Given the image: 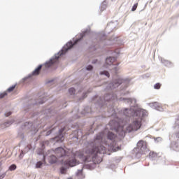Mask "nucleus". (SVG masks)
I'll return each instance as SVG.
<instances>
[{
  "mask_svg": "<svg viewBox=\"0 0 179 179\" xmlns=\"http://www.w3.org/2000/svg\"><path fill=\"white\" fill-rule=\"evenodd\" d=\"M76 177H78V179L83 178V168L81 169H78L77 172L76 173Z\"/></svg>",
  "mask_w": 179,
  "mask_h": 179,
  "instance_id": "19",
  "label": "nucleus"
},
{
  "mask_svg": "<svg viewBox=\"0 0 179 179\" xmlns=\"http://www.w3.org/2000/svg\"><path fill=\"white\" fill-rule=\"evenodd\" d=\"M115 134L109 131L107 134V139L108 141H110V143L109 144L106 143V145H108V146H110L111 148H115Z\"/></svg>",
  "mask_w": 179,
  "mask_h": 179,
  "instance_id": "11",
  "label": "nucleus"
},
{
  "mask_svg": "<svg viewBox=\"0 0 179 179\" xmlns=\"http://www.w3.org/2000/svg\"><path fill=\"white\" fill-rule=\"evenodd\" d=\"M23 155H24L23 151H22V152L20 155V159H22L23 157Z\"/></svg>",
  "mask_w": 179,
  "mask_h": 179,
  "instance_id": "42",
  "label": "nucleus"
},
{
  "mask_svg": "<svg viewBox=\"0 0 179 179\" xmlns=\"http://www.w3.org/2000/svg\"><path fill=\"white\" fill-rule=\"evenodd\" d=\"M136 157H141V155H146L149 152V148L145 141H140L137 143V148L134 149Z\"/></svg>",
  "mask_w": 179,
  "mask_h": 179,
  "instance_id": "7",
  "label": "nucleus"
},
{
  "mask_svg": "<svg viewBox=\"0 0 179 179\" xmlns=\"http://www.w3.org/2000/svg\"><path fill=\"white\" fill-rule=\"evenodd\" d=\"M162 64H164L165 66H171V62H169V60L161 59Z\"/></svg>",
  "mask_w": 179,
  "mask_h": 179,
  "instance_id": "22",
  "label": "nucleus"
},
{
  "mask_svg": "<svg viewBox=\"0 0 179 179\" xmlns=\"http://www.w3.org/2000/svg\"><path fill=\"white\" fill-rule=\"evenodd\" d=\"M6 117H9V115H12V112H8L5 113Z\"/></svg>",
  "mask_w": 179,
  "mask_h": 179,
  "instance_id": "40",
  "label": "nucleus"
},
{
  "mask_svg": "<svg viewBox=\"0 0 179 179\" xmlns=\"http://www.w3.org/2000/svg\"><path fill=\"white\" fill-rule=\"evenodd\" d=\"M39 155H42V153H39Z\"/></svg>",
  "mask_w": 179,
  "mask_h": 179,
  "instance_id": "49",
  "label": "nucleus"
},
{
  "mask_svg": "<svg viewBox=\"0 0 179 179\" xmlns=\"http://www.w3.org/2000/svg\"><path fill=\"white\" fill-rule=\"evenodd\" d=\"M87 71H92L93 70V66L92 65H88L86 66Z\"/></svg>",
  "mask_w": 179,
  "mask_h": 179,
  "instance_id": "35",
  "label": "nucleus"
},
{
  "mask_svg": "<svg viewBox=\"0 0 179 179\" xmlns=\"http://www.w3.org/2000/svg\"><path fill=\"white\" fill-rule=\"evenodd\" d=\"M103 138L104 133L101 132L96 136L94 141L88 143V147L91 148L89 150L90 156L85 157L82 152L76 153V156H78V159H81V160L85 163V167L88 170H94V169H96V166L99 164V162L96 161L97 155H99V153L101 155L106 152V147L103 145Z\"/></svg>",
  "mask_w": 179,
  "mask_h": 179,
  "instance_id": "2",
  "label": "nucleus"
},
{
  "mask_svg": "<svg viewBox=\"0 0 179 179\" xmlns=\"http://www.w3.org/2000/svg\"><path fill=\"white\" fill-rule=\"evenodd\" d=\"M160 87H162V84L161 83H156L154 85V89H156L157 90H159V89H160Z\"/></svg>",
  "mask_w": 179,
  "mask_h": 179,
  "instance_id": "31",
  "label": "nucleus"
},
{
  "mask_svg": "<svg viewBox=\"0 0 179 179\" xmlns=\"http://www.w3.org/2000/svg\"><path fill=\"white\" fill-rule=\"evenodd\" d=\"M12 124H13V121H12V120H8L3 124H2V122H1V120H0V125H1V128H8V127H10V125H12Z\"/></svg>",
  "mask_w": 179,
  "mask_h": 179,
  "instance_id": "18",
  "label": "nucleus"
},
{
  "mask_svg": "<svg viewBox=\"0 0 179 179\" xmlns=\"http://www.w3.org/2000/svg\"><path fill=\"white\" fill-rule=\"evenodd\" d=\"M47 99L45 97H41L39 99H33L30 98H26L24 99L22 104V110L24 113H30L31 117H36V119L41 115V113L34 112L40 104H44Z\"/></svg>",
  "mask_w": 179,
  "mask_h": 179,
  "instance_id": "5",
  "label": "nucleus"
},
{
  "mask_svg": "<svg viewBox=\"0 0 179 179\" xmlns=\"http://www.w3.org/2000/svg\"><path fill=\"white\" fill-rule=\"evenodd\" d=\"M138 8V3H135L131 8V12H135Z\"/></svg>",
  "mask_w": 179,
  "mask_h": 179,
  "instance_id": "33",
  "label": "nucleus"
},
{
  "mask_svg": "<svg viewBox=\"0 0 179 179\" xmlns=\"http://www.w3.org/2000/svg\"><path fill=\"white\" fill-rule=\"evenodd\" d=\"M99 48H101V47L104 45H108V43H107V36H106V34H101L99 35Z\"/></svg>",
  "mask_w": 179,
  "mask_h": 179,
  "instance_id": "13",
  "label": "nucleus"
},
{
  "mask_svg": "<svg viewBox=\"0 0 179 179\" xmlns=\"http://www.w3.org/2000/svg\"><path fill=\"white\" fill-rule=\"evenodd\" d=\"M112 1H115V0H112Z\"/></svg>",
  "mask_w": 179,
  "mask_h": 179,
  "instance_id": "50",
  "label": "nucleus"
},
{
  "mask_svg": "<svg viewBox=\"0 0 179 179\" xmlns=\"http://www.w3.org/2000/svg\"><path fill=\"white\" fill-rule=\"evenodd\" d=\"M41 68H43V64H40L31 74L22 78L21 80L22 83H24V82L27 80V79H30L31 76H37V75H40Z\"/></svg>",
  "mask_w": 179,
  "mask_h": 179,
  "instance_id": "10",
  "label": "nucleus"
},
{
  "mask_svg": "<svg viewBox=\"0 0 179 179\" xmlns=\"http://www.w3.org/2000/svg\"><path fill=\"white\" fill-rule=\"evenodd\" d=\"M92 64H97V59H94L92 61Z\"/></svg>",
  "mask_w": 179,
  "mask_h": 179,
  "instance_id": "44",
  "label": "nucleus"
},
{
  "mask_svg": "<svg viewBox=\"0 0 179 179\" xmlns=\"http://www.w3.org/2000/svg\"><path fill=\"white\" fill-rule=\"evenodd\" d=\"M6 176V173H2L1 175H0V179L5 178Z\"/></svg>",
  "mask_w": 179,
  "mask_h": 179,
  "instance_id": "39",
  "label": "nucleus"
},
{
  "mask_svg": "<svg viewBox=\"0 0 179 179\" xmlns=\"http://www.w3.org/2000/svg\"><path fill=\"white\" fill-rule=\"evenodd\" d=\"M115 27H117V22H110L107 24L106 29L111 30V31H113V30H114V29H115Z\"/></svg>",
  "mask_w": 179,
  "mask_h": 179,
  "instance_id": "17",
  "label": "nucleus"
},
{
  "mask_svg": "<svg viewBox=\"0 0 179 179\" xmlns=\"http://www.w3.org/2000/svg\"><path fill=\"white\" fill-rule=\"evenodd\" d=\"M171 149L177 152L179 150V141H173L171 143Z\"/></svg>",
  "mask_w": 179,
  "mask_h": 179,
  "instance_id": "15",
  "label": "nucleus"
},
{
  "mask_svg": "<svg viewBox=\"0 0 179 179\" xmlns=\"http://www.w3.org/2000/svg\"><path fill=\"white\" fill-rule=\"evenodd\" d=\"M43 160H45V157L44 155H43Z\"/></svg>",
  "mask_w": 179,
  "mask_h": 179,
  "instance_id": "45",
  "label": "nucleus"
},
{
  "mask_svg": "<svg viewBox=\"0 0 179 179\" xmlns=\"http://www.w3.org/2000/svg\"><path fill=\"white\" fill-rule=\"evenodd\" d=\"M54 129H52L46 132V134H45L46 136H50V134L52 132H54Z\"/></svg>",
  "mask_w": 179,
  "mask_h": 179,
  "instance_id": "36",
  "label": "nucleus"
},
{
  "mask_svg": "<svg viewBox=\"0 0 179 179\" xmlns=\"http://www.w3.org/2000/svg\"><path fill=\"white\" fill-rule=\"evenodd\" d=\"M21 138H22V139H23V138H24V136H22Z\"/></svg>",
  "mask_w": 179,
  "mask_h": 179,
  "instance_id": "46",
  "label": "nucleus"
},
{
  "mask_svg": "<svg viewBox=\"0 0 179 179\" xmlns=\"http://www.w3.org/2000/svg\"><path fill=\"white\" fill-rule=\"evenodd\" d=\"M150 76L149 74H145L143 76V78H149Z\"/></svg>",
  "mask_w": 179,
  "mask_h": 179,
  "instance_id": "43",
  "label": "nucleus"
},
{
  "mask_svg": "<svg viewBox=\"0 0 179 179\" xmlns=\"http://www.w3.org/2000/svg\"><path fill=\"white\" fill-rule=\"evenodd\" d=\"M61 174H65L66 173V168L62 167L60 169Z\"/></svg>",
  "mask_w": 179,
  "mask_h": 179,
  "instance_id": "34",
  "label": "nucleus"
},
{
  "mask_svg": "<svg viewBox=\"0 0 179 179\" xmlns=\"http://www.w3.org/2000/svg\"><path fill=\"white\" fill-rule=\"evenodd\" d=\"M22 129H29L30 131H32L36 134L38 130H37V128H36V124H33V122H24L22 127Z\"/></svg>",
  "mask_w": 179,
  "mask_h": 179,
  "instance_id": "9",
  "label": "nucleus"
},
{
  "mask_svg": "<svg viewBox=\"0 0 179 179\" xmlns=\"http://www.w3.org/2000/svg\"><path fill=\"white\" fill-rule=\"evenodd\" d=\"M155 141V142H162V137H157Z\"/></svg>",
  "mask_w": 179,
  "mask_h": 179,
  "instance_id": "38",
  "label": "nucleus"
},
{
  "mask_svg": "<svg viewBox=\"0 0 179 179\" xmlns=\"http://www.w3.org/2000/svg\"><path fill=\"white\" fill-rule=\"evenodd\" d=\"M150 107L153 108L154 110H157V111H163V108L162 107V104L157 102H152L149 103Z\"/></svg>",
  "mask_w": 179,
  "mask_h": 179,
  "instance_id": "14",
  "label": "nucleus"
},
{
  "mask_svg": "<svg viewBox=\"0 0 179 179\" xmlns=\"http://www.w3.org/2000/svg\"><path fill=\"white\" fill-rule=\"evenodd\" d=\"M108 112L110 115H114V114H115V109H114V107L108 108Z\"/></svg>",
  "mask_w": 179,
  "mask_h": 179,
  "instance_id": "26",
  "label": "nucleus"
},
{
  "mask_svg": "<svg viewBox=\"0 0 179 179\" xmlns=\"http://www.w3.org/2000/svg\"><path fill=\"white\" fill-rule=\"evenodd\" d=\"M99 75L101 76H106V78H110V73H108L107 71L103 70L99 72Z\"/></svg>",
  "mask_w": 179,
  "mask_h": 179,
  "instance_id": "23",
  "label": "nucleus"
},
{
  "mask_svg": "<svg viewBox=\"0 0 179 179\" xmlns=\"http://www.w3.org/2000/svg\"><path fill=\"white\" fill-rule=\"evenodd\" d=\"M67 179H73L72 178H68Z\"/></svg>",
  "mask_w": 179,
  "mask_h": 179,
  "instance_id": "48",
  "label": "nucleus"
},
{
  "mask_svg": "<svg viewBox=\"0 0 179 179\" xmlns=\"http://www.w3.org/2000/svg\"><path fill=\"white\" fill-rule=\"evenodd\" d=\"M76 92V90H75L74 87H71L70 89H69V93L71 96H73V94H75Z\"/></svg>",
  "mask_w": 179,
  "mask_h": 179,
  "instance_id": "27",
  "label": "nucleus"
},
{
  "mask_svg": "<svg viewBox=\"0 0 179 179\" xmlns=\"http://www.w3.org/2000/svg\"><path fill=\"white\" fill-rule=\"evenodd\" d=\"M149 157L150 160H156V158L157 157V154H156L155 152H150L149 154Z\"/></svg>",
  "mask_w": 179,
  "mask_h": 179,
  "instance_id": "21",
  "label": "nucleus"
},
{
  "mask_svg": "<svg viewBox=\"0 0 179 179\" xmlns=\"http://www.w3.org/2000/svg\"><path fill=\"white\" fill-rule=\"evenodd\" d=\"M120 101L128 103L130 105V108H124L123 110V115L120 118H117L114 120H110L108 124L112 131H118L119 128L124 127L128 124L133 118V122L127 128L125 132L131 134L132 131H138L142 127V117L148 115V112L141 108H136V100L131 98H120Z\"/></svg>",
  "mask_w": 179,
  "mask_h": 179,
  "instance_id": "1",
  "label": "nucleus"
},
{
  "mask_svg": "<svg viewBox=\"0 0 179 179\" xmlns=\"http://www.w3.org/2000/svg\"><path fill=\"white\" fill-rule=\"evenodd\" d=\"M117 150H120V147H117Z\"/></svg>",
  "mask_w": 179,
  "mask_h": 179,
  "instance_id": "47",
  "label": "nucleus"
},
{
  "mask_svg": "<svg viewBox=\"0 0 179 179\" xmlns=\"http://www.w3.org/2000/svg\"><path fill=\"white\" fill-rule=\"evenodd\" d=\"M6 94H8L6 92L0 93V99H3V97L6 96Z\"/></svg>",
  "mask_w": 179,
  "mask_h": 179,
  "instance_id": "37",
  "label": "nucleus"
},
{
  "mask_svg": "<svg viewBox=\"0 0 179 179\" xmlns=\"http://www.w3.org/2000/svg\"><path fill=\"white\" fill-rule=\"evenodd\" d=\"M16 164H12L11 166H10L9 167V170L10 171H14V170L16 169Z\"/></svg>",
  "mask_w": 179,
  "mask_h": 179,
  "instance_id": "32",
  "label": "nucleus"
},
{
  "mask_svg": "<svg viewBox=\"0 0 179 179\" xmlns=\"http://www.w3.org/2000/svg\"><path fill=\"white\" fill-rule=\"evenodd\" d=\"M41 166H43V162L39 161L36 163V169H41Z\"/></svg>",
  "mask_w": 179,
  "mask_h": 179,
  "instance_id": "30",
  "label": "nucleus"
},
{
  "mask_svg": "<svg viewBox=\"0 0 179 179\" xmlns=\"http://www.w3.org/2000/svg\"><path fill=\"white\" fill-rule=\"evenodd\" d=\"M107 8V1L104 0L101 4V10H105Z\"/></svg>",
  "mask_w": 179,
  "mask_h": 179,
  "instance_id": "24",
  "label": "nucleus"
},
{
  "mask_svg": "<svg viewBox=\"0 0 179 179\" xmlns=\"http://www.w3.org/2000/svg\"><path fill=\"white\" fill-rule=\"evenodd\" d=\"M87 33H89V29H87L86 30L83 31V33L80 34V37L76 38L74 42H73L72 41H70L69 42H68L66 44V45H64L62 48L61 51L55 54V56H53L50 59V61L46 62L45 63V66L46 68H50V66H51L52 65H54V64H56V62H58V59H59V57L64 55V54H66V52H68V51H69L71 48H73V45H76V44H78V43H79V41H80V40L83 38V36L87 34Z\"/></svg>",
  "mask_w": 179,
  "mask_h": 179,
  "instance_id": "4",
  "label": "nucleus"
},
{
  "mask_svg": "<svg viewBox=\"0 0 179 179\" xmlns=\"http://www.w3.org/2000/svg\"><path fill=\"white\" fill-rule=\"evenodd\" d=\"M114 96L111 94H106L104 98L95 95L92 97V101L96 106L101 108V107H104L108 101H111V100H114Z\"/></svg>",
  "mask_w": 179,
  "mask_h": 179,
  "instance_id": "6",
  "label": "nucleus"
},
{
  "mask_svg": "<svg viewBox=\"0 0 179 179\" xmlns=\"http://www.w3.org/2000/svg\"><path fill=\"white\" fill-rule=\"evenodd\" d=\"M124 80L121 78L117 77L116 79L113 80V82L106 86L105 90H113V89H117L120 85H122V83H124Z\"/></svg>",
  "mask_w": 179,
  "mask_h": 179,
  "instance_id": "8",
  "label": "nucleus"
},
{
  "mask_svg": "<svg viewBox=\"0 0 179 179\" xmlns=\"http://www.w3.org/2000/svg\"><path fill=\"white\" fill-rule=\"evenodd\" d=\"M54 82V80H49L46 82L47 85H50V83H52Z\"/></svg>",
  "mask_w": 179,
  "mask_h": 179,
  "instance_id": "41",
  "label": "nucleus"
},
{
  "mask_svg": "<svg viewBox=\"0 0 179 179\" xmlns=\"http://www.w3.org/2000/svg\"><path fill=\"white\" fill-rule=\"evenodd\" d=\"M15 87H16V85H12L9 88H8L7 92H8L9 93H10V92H13V90H15Z\"/></svg>",
  "mask_w": 179,
  "mask_h": 179,
  "instance_id": "29",
  "label": "nucleus"
},
{
  "mask_svg": "<svg viewBox=\"0 0 179 179\" xmlns=\"http://www.w3.org/2000/svg\"><path fill=\"white\" fill-rule=\"evenodd\" d=\"M55 155H52L50 156L49 162L50 164H54L59 162V163H63L69 166V167H75L78 164V161L76 159H71V156L74 157L73 154L65 150L62 147H59L55 148Z\"/></svg>",
  "mask_w": 179,
  "mask_h": 179,
  "instance_id": "3",
  "label": "nucleus"
},
{
  "mask_svg": "<svg viewBox=\"0 0 179 179\" xmlns=\"http://www.w3.org/2000/svg\"><path fill=\"white\" fill-rule=\"evenodd\" d=\"M58 135L56 136L55 138L52 139L55 141L57 143H62L64 142L65 137L64 136V129H60L58 130Z\"/></svg>",
  "mask_w": 179,
  "mask_h": 179,
  "instance_id": "12",
  "label": "nucleus"
},
{
  "mask_svg": "<svg viewBox=\"0 0 179 179\" xmlns=\"http://www.w3.org/2000/svg\"><path fill=\"white\" fill-rule=\"evenodd\" d=\"M118 65H120V63H117L116 64L113 65L112 69L115 72V73H117V72H118V71L120 70V68L118 67Z\"/></svg>",
  "mask_w": 179,
  "mask_h": 179,
  "instance_id": "25",
  "label": "nucleus"
},
{
  "mask_svg": "<svg viewBox=\"0 0 179 179\" xmlns=\"http://www.w3.org/2000/svg\"><path fill=\"white\" fill-rule=\"evenodd\" d=\"M90 111H92V108H90V106H86L85 108H84V111L81 112V114L83 115H85V114H89Z\"/></svg>",
  "mask_w": 179,
  "mask_h": 179,
  "instance_id": "20",
  "label": "nucleus"
},
{
  "mask_svg": "<svg viewBox=\"0 0 179 179\" xmlns=\"http://www.w3.org/2000/svg\"><path fill=\"white\" fill-rule=\"evenodd\" d=\"M115 61H117V57H109L106 59V64H107V65H113Z\"/></svg>",
  "mask_w": 179,
  "mask_h": 179,
  "instance_id": "16",
  "label": "nucleus"
},
{
  "mask_svg": "<svg viewBox=\"0 0 179 179\" xmlns=\"http://www.w3.org/2000/svg\"><path fill=\"white\" fill-rule=\"evenodd\" d=\"M87 97V92H84L83 96L78 99L79 101H82V100L86 99Z\"/></svg>",
  "mask_w": 179,
  "mask_h": 179,
  "instance_id": "28",
  "label": "nucleus"
}]
</instances>
